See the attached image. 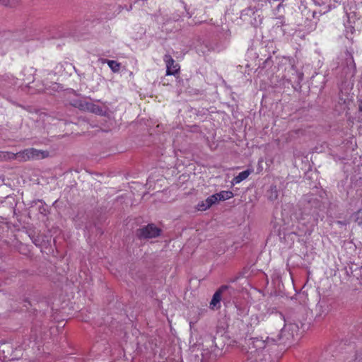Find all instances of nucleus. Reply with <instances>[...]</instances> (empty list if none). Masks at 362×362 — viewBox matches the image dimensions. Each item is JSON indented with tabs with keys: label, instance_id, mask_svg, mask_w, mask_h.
Wrapping results in <instances>:
<instances>
[{
	"label": "nucleus",
	"instance_id": "f257e3e1",
	"mask_svg": "<svg viewBox=\"0 0 362 362\" xmlns=\"http://www.w3.org/2000/svg\"><path fill=\"white\" fill-rule=\"evenodd\" d=\"M296 324H286L276 337H267L265 340L255 337L249 339L247 344V362H262L267 356L265 349L270 344H276L280 341L286 343L294 337L298 331Z\"/></svg>",
	"mask_w": 362,
	"mask_h": 362
},
{
	"label": "nucleus",
	"instance_id": "f03ea898",
	"mask_svg": "<svg viewBox=\"0 0 362 362\" xmlns=\"http://www.w3.org/2000/svg\"><path fill=\"white\" fill-rule=\"evenodd\" d=\"M11 158H16L20 162L30 160H38L48 157L49 153L46 151L37 150L34 148H27L16 154H8Z\"/></svg>",
	"mask_w": 362,
	"mask_h": 362
},
{
	"label": "nucleus",
	"instance_id": "7ed1b4c3",
	"mask_svg": "<svg viewBox=\"0 0 362 362\" xmlns=\"http://www.w3.org/2000/svg\"><path fill=\"white\" fill-rule=\"evenodd\" d=\"M266 322L267 330L271 335L274 334V329L280 332L281 329L286 325L284 315L277 311L271 313L267 317Z\"/></svg>",
	"mask_w": 362,
	"mask_h": 362
},
{
	"label": "nucleus",
	"instance_id": "20e7f679",
	"mask_svg": "<svg viewBox=\"0 0 362 362\" xmlns=\"http://www.w3.org/2000/svg\"><path fill=\"white\" fill-rule=\"evenodd\" d=\"M160 229L153 224H148L136 230V235L140 239L154 238L160 235Z\"/></svg>",
	"mask_w": 362,
	"mask_h": 362
},
{
	"label": "nucleus",
	"instance_id": "39448f33",
	"mask_svg": "<svg viewBox=\"0 0 362 362\" xmlns=\"http://www.w3.org/2000/svg\"><path fill=\"white\" fill-rule=\"evenodd\" d=\"M76 106L81 110L87 111L98 115L103 116L106 113L100 106L86 100H78Z\"/></svg>",
	"mask_w": 362,
	"mask_h": 362
},
{
	"label": "nucleus",
	"instance_id": "423d86ee",
	"mask_svg": "<svg viewBox=\"0 0 362 362\" xmlns=\"http://www.w3.org/2000/svg\"><path fill=\"white\" fill-rule=\"evenodd\" d=\"M163 60L166 64V75H175L180 71V65L175 62L170 54H165Z\"/></svg>",
	"mask_w": 362,
	"mask_h": 362
},
{
	"label": "nucleus",
	"instance_id": "0eeeda50",
	"mask_svg": "<svg viewBox=\"0 0 362 362\" xmlns=\"http://www.w3.org/2000/svg\"><path fill=\"white\" fill-rule=\"evenodd\" d=\"M228 289H230L228 285L221 286L214 294L212 299L210 303V307L212 309L219 308L221 307L220 302L221 300V296L225 293V291Z\"/></svg>",
	"mask_w": 362,
	"mask_h": 362
},
{
	"label": "nucleus",
	"instance_id": "6e6552de",
	"mask_svg": "<svg viewBox=\"0 0 362 362\" xmlns=\"http://www.w3.org/2000/svg\"><path fill=\"white\" fill-rule=\"evenodd\" d=\"M217 202V198L214 196V194L209 197L205 201L200 202L197 206V209L199 211H206L209 208H210L213 204Z\"/></svg>",
	"mask_w": 362,
	"mask_h": 362
},
{
	"label": "nucleus",
	"instance_id": "1a4fd4ad",
	"mask_svg": "<svg viewBox=\"0 0 362 362\" xmlns=\"http://www.w3.org/2000/svg\"><path fill=\"white\" fill-rule=\"evenodd\" d=\"M252 173V170L247 169L240 173L237 176L233 179V184H238L244 180L247 179L248 176Z\"/></svg>",
	"mask_w": 362,
	"mask_h": 362
},
{
	"label": "nucleus",
	"instance_id": "9d476101",
	"mask_svg": "<svg viewBox=\"0 0 362 362\" xmlns=\"http://www.w3.org/2000/svg\"><path fill=\"white\" fill-rule=\"evenodd\" d=\"M214 196L217 198V202L218 201H224L233 197V194L230 191H221L219 193L214 194Z\"/></svg>",
	"mask_w": 362,
	"mask_h": 362
},
{
	"label": "nucleus",
	"instance_id": "9b49d317",
	"mask_svg": "<svg viewBox=\"0 0 362 362\" xmlns=\"http://www.w3.org/2000/svg\"><path fill=\"white\" fill-rule=\"evenodd\" d=\"M103 63H107L113 72H118L120 69V63L115 60L103 59Z\"/></svg>",
	"mask_w": 362,
	"mask_h": 362
},
{
	"label": "nucleus",
	"instance_id": "f8f14e48",
	"mask_svg": "<svg viewBox=\"0 0 362 362\" xmlns=\"http://www.w3.org/2000/svg\"><path fill=\"white\" fill-rule=\"evenodd\" d=\"M354 222H356L358 226L362 225V209H358L356 212H355L352 216Z\"/></svg>",
	"mask_w": 362,
	"mask_h": 362
},
{
	"label": "nucleus",
	"instance_id": "ddd939ff",
	"mask_svg": "<svg viewBox=\"0 0 362 362\" xmlns=\"http://www.w3.org/2000/svg\"><path fill=\"white\" fill-rule=\"evenodd\" d=\"M0 4L6 6L13 7L18 4V0H0Z\"/></svg>",
	"mask_w": 362,
	"mask_h": 362
},
{
	"label": "nucleus",
	"instance_id": "4468645a",
	"mask_svg": "<svg viewBox=\"0 0 362 362\" xmlns=\"http://www.w3.org/2000/svg\"><path fill=\"white\" fill-rule=\"evenodd\" d=\"M8 154H14L13 153L1 151L0 152V160H14L15 158H11Z\"/></svg>",
	"mask_w": 362,
	"mask_h": 362
},
{
	"label": "nucleus",
	"instance_id": "2eb2a0df",
	"mask_svg": "<svg viewBox=\"0 0 362 362\" xmlns=\"http://www.w3.org/2000/svg\"><path fill=\"white\" fill-rule=\"evenodd\" d=\"M230 287V289H228L225 291V293H228L229 296H233L236 293V290L235 288H233V287H231L230 286H229Z\"/></svg>",
	"mask_w": 362,
	"mask_h": 362
},
{
	"label": "nucleus",
	"instance_id": "dca6fc26",
	"mask_svg": "<svg viewBox=\"0 0 362 362\" xmlns=\"http://www.w3.org/2000/svg\"><path fill=\"white\" fill-rule=\"evenodd\" d=\"M32 240H33V243L35 245H40V240H39V239H38V238H32Z\"/></svg>",
	"mask_w": 362,
	"mask_h": 362
},
{
	"label": "nucleus",
	"instance_id": "f3484780",
	"mask_svg": "<svg viewBox=\"0 0 362 362\" xmlns=\"http://www.w3.org/2000/svg\"><path fill=\"white\" fill-rule=\"evenodd\" d=\"M358 111L360 112H362V100H360L359 101V104H358Z\"/></svg>",
	"mask_w": 362,
	"mask_h": 362
},
{
	"label": "nucleus",
	"instance_id": "a211bd4d",
	"mask_svg": "<svg viewBox=\"0 0 362 362\" xmlns=\"http://www.w3.org/2000/svg\"><path fill=\"white\" fill-rule=\"evenodd\" d=\"M337 224L340 225V226H344V225H346V223L343 221H337Z\"/></svg>",
	"mask_w": 362,
	"mask_h": 362
},
{
	"label": "nucleus",
	"instance_id": "6ab92c4d",
	"mask_svg": "<svg viewBox=\"0 0 362 362\" xmlns=\"http://www.w3.org/2000/svg\"><path fill=\"white\" fill-rule=\"evenodd\" d=\"M74 69L75 70V72L77 73L78 74V76H81V75L78 73L77 69L75 67H74Z\"/></svg>",
	"mask_w": 362,
	"mask_h": 362
},
{
	"label": "nucleus",
	"instance_id": "aec40b11",
	"mask_svg": "<svg viewBox=\"0 0 362 362\" xmlns=\"http://www.w3.org/2000/svg\"><path fill=\"white\" fill-rule=\"evenodd\" d=\"M277 197L276 192L275 191V198Z\"/></svg>",
	"mask_w": 362,
	"mask_h": 362
}]
</instances>
